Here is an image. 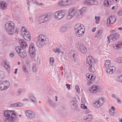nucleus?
Masks as SVG:
<instances>
[{"mask_svg": "<svg viewBox=\"0 0 122 122\" xmlns=\"http://www.w3.org/2000/svg\"><path fill=\"white\" fill-rule=\"evenodd\" d=\"M4 67L8 72L9 71L10 68V67L7 64V63H6Z\"/></svg>", "mask_w": 122, "mask_h": 122, "instance_id": "nucleus-42", "label": "nucleus"}, {"mask_svg": "<svg viewBox=\"0 0 122 122\" xmlns=\"http://www.w3.org/2000/svg\"><path fill=\"white\" fill-rule=\"evenodd\" d=\"M69 57L72 60L76 61L78 57L77 53L75 51H71L69 54Z\"/></svg>", "mask_w": 122, "mask_h": 122, "instance_id": "nucleus-4", "label": "nucleus"}, {"mask_svg": "<svg viewBox=\"0 0 122 122\" xmlns=\"http://www.w3.org/2000/svg\"><path fill=\"white\" fill-rule=\"evenodd\" d=\"M67 28L66 26H65L61 27V32L66 31Z\"/></svg>", "mask_w": 122, "mask_h": 122, "instance_id": "nucleus-41", "label": "nucleus"}, {"mask_svg": "<svg viewBox=\"0 0 122 122\" xmlns=\"http://www.w3.org/2000/svg\"><path fill=\"white\" fill-rule=\"evenodd\" d=\"M54 17L57 20L61 19V11L56 12L53 15Z\"/></svg>", "mask_w": 122, "mask_h": 122, "instance_id": "nucleus-13", "label": "nucleus"}, {"mask_svg": "<svg viewBox=\"0 0 122 122\" xmlns=\"http://www.w3.org/2000/svg\"><path fill=\"white\" fill-rule=\"evenodd\" d=\"M85 8H82V9L81 10H78L77 11H76V15L78 17H79L81 15L82 13L81 11L82 10L85 11Z\"/></svg>", "mask_w": 122, "mask_h": 122, "instance_id": "nucleus-24", "label": "nucleus"}, {"mask_svg": "<svg viewBox=\"0 0 122 122\" xmlns=\"http://www.w3.org/2000/svg\"><path fill=\"white\" fill-rule=\"evenodd\" d=\"M82 26H83L82 25L79 23H78L76 24L75 26L74 29L75 30H77L80 29H81L82 27ZM84 27V26H83Z\"/></svg>", "mask_w": 122, "mask_h": 122, "instance_id": "nucleus-23", "label": "nucleus"}, {"mask_svg": "<svg viewBox=\"0 0 122 122\" xmlns=\"http://www.w3.org/2000/svg\"><path fill=\"white\" fill-rule=\"evenodd\" d=\"M95 75H91L90 78V80H92V81H93L94 82V80L95 79Z\"/></svg>", "mask_w": 122, "mask_h": 122, "instance_id": "nucleus-51", "label": "nucleus"}, {"mask_svg": "<svg viewBox=\"0 0 122 122\" xmlns=\"http://www.w3.org/2000/svg\"><path fill=\"white\" fill-rule=\"evenodd\" d=\"M76 12V10L74 8L70 9L68 11V14L67 16V18L69 19L72 17L74 15Z\"/></svg>", "mask_w": 122, "mask_h": 122, "instance_id": "nucleus-7", "label": "nucleus"}, {"mask_svg": "<svg viewBox=\"0 0 122 122\" xmlns=\"http://www.w3.org/2000/svg\"><path fill=\"white\" fill-rule=\"evenodd\" d=\"M66 12L67 11L66 10H61V15H62V16L61 17V18L66 15Z\"/></svg>", "mask_w": 122, "mask_h": 122, "instance_id": "nucleus-46", "label": "nucleus"}, {"mask_svg": "<svg viewBox=\"0 0 122 122\" xmlns=\"http://www.w3.org/2000/svg\"><path fill=\"white\" fill-rule=\"evenodd\" d=\"M11 105L13 107H17V103H14L13 104H12Z\"/></svg>", "mask_w": 122, "mask_h": 122, "instance_id": "nucleus-63", "label": "nucleus"}, {"mask_svg": "<svg viewBox=\"0 0 122 122\" xmlns=\"http://www.w3.org/2000/svg\"><path fill=\"white\" fill-rule=\"evenodd\" d=\"M25 112L26 116L30 118H34L35 117L34 113L30 110H26Z\"/></svg>", "mask_w": 122, "mask_h": 122, "instance_id": "nucleus-8", "label": "nucleus"}, {"mask_svg": "<svg viewBox=\"0 0 122 122\" xmlns=\"http://www.w3.org/2000/svg\"><path fill=\"white\" fill-rule=\"evenodd\" d=\"M29 51L30 56L31 58L34 57L35 54V49L33 44H32L30 46Z\"/></svg>", "mask_w": 122, "mask_h": 122, "instance_id": "nucleus-6", "label": "nucleus"}, {"mask_svg": "<svg viewBox=\"0 0 122 122\" xmlns=\"http://www.w3.org/2000/svg\"><path fill=\"white\" fill-rule=\"evenodd\" d=\"M2 82L5 86V89L6 90L10 86V82L8 81H3Z\"/></svg>", "mask_w": 122, "mask_h": 122, "instance_id": "nucleus-19", "label": "nucleus"}, {"mask_svg": "<svg viewBox=\"0 0 122 122\" xmlns=\"http://www.w3.org/2000/svg\"><path fill=\"white\" fill-rule=\"evenodd\" d=\"M48 101L49 103V104L52 107H54L55 106V103L51 101L50 99V98H49L48 100Z\"/></svg>", "mask_w": 122, "mask_h": 122, "instance_id": "nucleus-34", "label": "nucleus"}, {"mask_svg": "<svg viewBox=\"0 0 122 122\" xmlns=\"http://www.w3.org/2000/svg\"><path fill=\"white\" fill-rule=\"evenodd\" d=\"M110 64V61L109 60H107L106 61L105 66V67H106L107 68V67H109L108 66H109V65Z\"/></svg>", "mask_w": 122, "mask_h": 122, "instance_id": "nucleus-35", "label": "nucleus"}, {"mask_svg": "<svg viewBox=\"0 0 122 122\" xmlns=\"http://www.w3.org/2000/svg\"><path fill=\"white\" fill-rule=\"evenodd\" d=\"M112 24V23L111 22L110 20L108 18L107 20V26H109L110 24Z\"/></svg>", "mask_w": 122, "mask_h": 122, "instance_id": "nucleus-48", "label": "nucleus"}, {"mask_svg": "<svg viewBox=\"0 0 122 122\" xmlns=\"http://www.w3.org/2000/svg\"><path fill=\"white\" fill-rule=\"evenodd\" d=\"M41 41L42 44H43V46L44 45H45V43L44 41V39L41 38Z\"/></svg>", "mask_w": 122, "mask_h": 122, "instance_id": "nucleus-61", "label": "nucleus"}, {"mask_svg": "<svg viewBox=\"0 0 122 122\" xmlns=\"http://www.w3.org/2000/svg\"><path fill=\"white\" fill-rule=\"evenodd\" d=\"M102 32V31L101 30H99L97 34L96 35V36L98 37H99V36L101 35Z\"/></svg>", "mask_w": 122, "mask_h": 122, "instance_id": "nucleus-40", "label": "nucleus"}, {"mask_svg": "<svg viewBox=\"0 0 122 122\" xmlns=\"http://www.w3.org/2000/svg\"><path fill=\"white\" fill-rule=\"evenodd\" d=\"M81 107L83 109H86L87 108V107L84 104H82L81 105Z\"/></svg>", "mask_w": 122, "mask_h": 122, "instance_id": "nucleus-59", "label": "nucleus"}, {"mask_svg": "<svg viewBox=\"0 0 122 122\" xmlns=\"http://www.w3.org/2000/svg\"><path fill=\"white\" fill-rule=\"evenodd\" d=\"M23 68L24 70V71L26 73V72H28L27 68V67L25 66H23Z\"/></svg>", "mask_w": 122, "mask_h": 122, "instance_id": "nucleus-47", "label": "nucleus"}, {"mask_svg": "<svg viewBox=\"0 0 122 122\" xmlns=\"http://www.w3.org/2000/svg\"><path fill=\"white\" fill-rule=\"evenodd\" d=\"M115 70V68L113 66H110L107 69L106 72L108 73L111 74L114 72Z\"/></svg>", "mask_w": 122, "mask_h": 122, "instance_id": "nucleus-15", "label": "nucleus"}, {"mask_svg": "<svg viewBox=\"0 0 122 122\" xmlns=\"http://www.w3.org/2000/svg\"><path fill=\"white\" fill-rule=\"evenodd\" d=\"M5 74L3 71H0V82L3 80Z\"/></svg>", "mask_w": 122, "mask_h": 122, "instance_id": "nucleus-26", "label": "nucleus"}, {"mask_svg": "<svg viewBox=\"0 0 122 122\" xmlns=\"http://www.w3.org/2000/svg\"><path fill=\"white\" fill-rule=\"evenodd\" d=\"M54 59L52 57H50V61L49 62L50 64L52 63H53L54 62Z\"/></svg>", "mask_w": 122, "mask_h": 122, "instance_id": "nucleus-57", "label": "nucleus"}, {"mask_svg": "<svg viewBox=\"0 0 122 122\" xmlns=\"http://www.w3.org/2000/svg\"><path fill=\"white\" fill-rule=\"evenodd\" d=\"M110 36H111V38H112L113 41H115L119 38V35L117 33H115L113 34H111L110 35Z\"/></svg>", "mask_w": 122, "mask_h": 122, "instance_id": "nucleus-12", "label": "nucleus"}, {"mask_svg": "<svg viewBox=\"0 0 122 122\" xmlns=\"http://www.w3.org/2000/svg\"><path fill=\"white\" fill-rule=\"evenodd\" d=\"M29 97L31 101L33 102H36V97H34L33 95L32 94H30L29 95Z\"/></svg>", "mask_w": 122, "mask_h": 122, "instance_id": "nucleus-22", "label": "nucleus"}, {"mask_svg": "<svg viewBox=\"0 0 122 122\" xmlns=\"http://www.w3.org/2000/svg\"><path fill=\"white\" fill-rule=\"evenodd\" d=\"M92 5H97L98 4V2L96 0L93 1L92 2Z\"/></svg>", "mask_w": 122, "mask_h": 122, "instance_id": "nucleus-54", "label": "nucleus"}, {"mask_svg": "<svg viewBox=\"0 0 122 122\" xmlns=\"http://www.w3.org/2000/svg\"><path fill=\"white\" fill-rule=\"evenodd\" d=\"M87 81V84L90 85L94 82V81L90 80H90H89Z\"/></svg>", "mask_w": 122, "mask_h": 122, "instance_id": "nucleus-50", "label": "nucleus"}, {"mask_svg": "<svg viewBox=\"0 0 122 122\" xmlns=\"http://www.w3.org/2000/svg\"><path fill=\"white\" fill-rule=\"evenodd\" d=\"M76 90L77 92H79L80 91V89L79 87L78 86L76 85L75 86Z\"/></svg>", "mask_w": 122, "mask_h": 122, "instance_id": "nucleus-56", "label": "nucleus"}, {"mask_svg": "<svg viewBox=\"0 0 122 122\" xmlns=\"http://www.w3.org/2000/svg\"><path fill=\"white\" fill-rule=\"evenodd\" d=\"M104 98L101 97L99 99H97L95 102L93 104V105L96 107H100L103 103Z\"/></svg>", "mask_w": 122, "mask_h": 122, "instance_id": "nucleus-5", "label": "nucleus"}, {"mask_svg": "<svg viewBox=\"0 0 122 122\" xmlns=\"http://www.w3.org/2000/svg\"><path fill=\"white\" fill-rule=\"evenodd\" d=\"M95 63V62L94 63V64H91L88 67L89 68V71H91V72H94L95 71V67L94 66H95L94 65Z\"/></svg>", "mask_w": 122, "mask_h": 122, "instance_id": "nucleus-18", "label": "nucleus"}, {"mask_svg": "<svg viewBox=\"0 0 122 122\" xmlns=\"http://www.w3.org/2000/svg\"><path fill=\"white\" fill-rule=\"evenodd\" d=\"M5 86L3 84V82H2L0 85V89L2 90H6Z\"/></svg>", "mask_w": 122, "mask_h": 122, "instance_id": "nucleus-36", "label": "nucleus"}, {"mask_svg": "<svg viewBox=\"0 0 122 122\" xmlns=\"http://www.w3.org/2000/svg\"><path fill=\"white\" fill-rule=\"evenodd\" d=\"M88 117H87L85 119V120H86V122H89L91 121L92 119V115L90 114H89L88 115Z\"/></svg>", "mask_w": 122, "mask_h": 122, "instance_id": "nucleus-29", "label": "nucleus"}, {"mask_svg": "<svg viewBox=\"0 0 122 122\" xmlns=\"http://www.w3.org/2000/svg\"><path fill=\"white\" fill-rule=\"evenodd\" d=\"M77 30H75V31L77 36L80 37L82 36L83 35L84 30V29L82 28V27L81 28V29L80 28V29Z\"/></svg>", "mask_w": 122, "mask_h": 122, "instance_id": "nucleus-9", "label": "nucleus"}, {"mask_svg": "<svg viewBox=\"0 0 122 122\" xmlns=\"http://www.w3.org/2000/svg\"><path fill=\"white\" fill-rule=\"evenodd\" d=\"M26 29L25 27H22L21 29V33L22 34H23L24 33L25 31L26 30Z\"/></svg>", "mask_w": 122, "mask_h": 122, "instance_id": "nucleus-49", "label": "nucleus"}, {"mask_svg": "<svg viewBox=\"0 0 122 122\" xmlns=\"http://www.w3.org/2000/svg\"><path fill=\"white\" fill-rule=\"evenodd\" d=\"M118 14L119 16L121 15L122 14V11L121 10H120L118 11Z\"/></svg>", "mask_w": 122, "mask_h": 122, "instance_id": "nucleus-60", "label": "nucleus"}, {"mask_svg": "<svg viewBox=\"0 0 122 122\" xmlns=\"http://www.w3.org/2000/svg\"><path fill=\"white\" fill-rule=\"evenodd\" d=\"M90 57V56H89L88 57H87L86 60L87 63L86 64V65L87 67L89 66L91 64H94V63H95L94 60H93L94 62H93L92 61L91 59H89Z\"/></svg>", "mask_w": 122, "mask_h": 122, "instance_id": "nucleus-16", "label": "nucleus"}, {"mask_svg": "<svg viewBox=\"0 0 122 122\" xmlns=\"http://www.w3.org/2000/svg\"><path fill=\"white\" fill-rule=\"evenodd\" d=\"M19 42L21 46L23 48H25L28 46L27 43L24 41L20 40L19 41Z\"/></svg>", "mask_w": 122, "mask_h": 122, "instance_id": "nucleus-17", "label": "nucleus"}, {"mask_svg": "<svg viewBox=\"0 0 122 122\" xmlns=\"http://www.w3.org/2000/svg\"><path fill=\"white\" fill-rule=\"evenodd\" d=\"M23 35H30V33L28 31H27V32H25L23 34H22Z\"/></svg>", "mask_w": 122, "mask_h": 122, "instance_id": "nucleus-62", "label": "nucleus"}, {"mask_svg": "<svg viewBox=\"0 0 122 122\" xmlns=\"http://www.w3.org/2000/svg\"><path fill=\"white\" fill-rule=\"evenodd\" d=\"M45 17V15H43L41 16L39 18V21L41 23L44 22V19Z\"/></svg>", "mask_w": 122, "mask_h": 122, "instance_id": "nucleus-28", "label": "nucleus"}, {"mask_svg": "<svg viewBox=\"0 0 122 122\" xmlns=\"http://www.w3.org/2000/svg\"><path fill=\"white\" fill-rule=\"evenodd\" d=\"M115 109L114 107H112L111 109L109 110V113L110 115L112 116L113 115Z\"/></svg>", "mask_w": 122, "mask_h": 122, "instance_id": "nucleus-31", "label": "nucleus"}, {"mask_svg": "<svg viewBox=\"0 0 122 122\" xmlns=\"http://www.w3.org/2000/svg\"><path fill=\"white\" fill-rule=\"evenodd\" d=\"M37 68V66L36 65V64H34L32 67V70L33 71V72L35 71Z\"/></svg>", "mask_w": 122, "mask_h": 122, "instance_id": "nucleus-44", "label": "nucleus"}, {"mask_svg": "<svg viewBox=\"0 0 122 122\" xmlns=\"http://www.w3.org/2000/svg\"><path fill=\"white\" fill-rule=\"evenodd\" d=\"M118 62L119 63H121L122 64V57L119 58L118 60Z\"/></svg>", "mask_w": 122, "mask_h": 122, "instance_id": "nucleus-58", "label": "nucleus"}, {"mask_svg": "<svg viewBox=\"0 0 122 122\" xmlns=\"http://www.w3.org/2000/svg\"><path fill=\"white\" fill-rule=\"evenodd\" d=\"M37 44L39 47H41L43 46V44H42L41 41L40 39L37 42Z\"/></svg>", "mask_w": 122, "mask_h": 122, "instance_id": "nucleus-33", "label": "nucleus"}, {"mask_svg": "<svg viewBox=\"0 0 122 122\" xmlns=\"http://www.w3.org/2000/svg\"><path fill=\"white\" fill-rule=\"evenodd\" d=\"M76 46L78 50L80 51L82 53H85L86 52V48L82 43L78 42L76 44Z\"/></svg>", "mask_w": 122, "mask_h": 122, "instance_id": "nucleus-3", "label": "nucleus"}, {"mask_svg": "<svg viewBox=\"0 0 122 122\" xmlns=\"http://www.w3.org/2000/svg\"><path fill=\"white\" fill-rule=\"evenodd\" d=\"M89 91L92 93H95L97 92V89H96V86H93L92 87L90 88Z\"/></svg>", "mask_w": 122, "mask_h": 122, "instance_id": "nucleus-20", "label": "nucleus"}, {"mask_svg": "<svg viewBox=\"0 0 122 122\" xmlns=\"http://www.w3.org/2000/svg\"><path fill=\"white\" fill-rule=\"evenodd\" d=\"M68 1L67 0H61V6H65L67 5Z\"/></svg>", "mask_w": 122, "mask_h": 122, "instance_id": "nucleus-32", "label": "nucleus"}, {"mask_svg": "<svg viewBox=\"0 0 122 122\" xmlns=\"http://www.w3.org/2000/svg\"><path fill=\"white\" fill-rule=\"evenodd\" d=\"M117 79L118 81L122 82V74L121 76H117Z\"/></svg>", "mask_w": 122, "mask_h": 122, "instance_id": "nucleus-39", "label": "nucleus"}, {"mask_svg": "<svg viewBox=\"0 0 122 122\" xmlns=\"http://www.w3.org/2000/svg\"><path fill=\"white\" fill-rule=\"evenodd\" d=\"M34 2L37 5H38L40 6H41L42 4V3H39V2L37 1V0H35L34 1Z\"/></svg>", "mask_w": 122, "mask_h": 122, "instance_id": "nucleus-53", "label": "nucleus"}, {"mask_svg": "<svg viewBox=\"0 0 122 122\" xmlns=\"http://www.w3.org/2000/svg\"><path fill=\"white\" fill-rule=\"evenodd\" d=\"M1 8L2 9H5L7 7V4L4 1H2L0 4Z\"/></svg>", "mask_w": 122, "mask_h": 122, "instance_id": "nucleus-21", "label": "nucleus"}, {"mask_svg": "<svg viewBox=\"0 0 122 122\" xmlns=\"http://www.w3.org/2000/svg\"><path fill=\"white\" fill-rule=\"evenodd\" d=\"M12 112H14L12 111H8V112H7V113L6 114V117H10L11 114Z\"/></svg>", "mask_w": 122, "mask_h": 122, "instance_id": "nucleus-37", "label": "nucleus"}, {"mask_svg": "<svg viewBox=\"0 0 122 122\" xmlns=\"http://www.w3.org/2000/svg\"><path fill=\"white\" fill-rule=\"evenodd\" d=\"M17 103V107H22L23 106V104L21 102H19Z\"/></svg>", "mask_w": 122, "mask_h": 122, "instance_id": "nucleus-55", "label": "nucleus"}, {"mask_svg": "<svg viewBox=\"0 0 122 122\" xmlns=\"http://www.w3.org/2000/svg\"><path fill=\"white\" fill-rule=\"evenodd\" d=\"M14 112H12L11 114L10 117L6 118L5 121L11 120V119L13 120L14 121H16V114L14 113Z\"/></svg>", "mask_w": 122, "mask_h": 122, "instance_id": "nucleus-10", "label": "nucleus"}, {"mask_svg": "<svg viewBox=\"0 0 122 122\" xmlns=\"http://www.w3.org/2000/svg\"><path fill=\"white\" fill-rule=\"evenodd\" d=\"M95 18L96 20V23L97 24H98L99 21L100 17H97L95 16Z\"/></svg>", "mask_w": 122, "mask_h": 122, "instance_id": "nucleus-45", "label": "nucleus"}, {"mask_svg": "<svg viewBox=\"0 0 122 122\" xmlns=\"http://www.w3.org/2000/svg\"><path fill=\"white\" fill-rule=\"evenodd\" d=\"M15 25L12 22H8L5 24V28L6 32L10 35L13 34L15 30Z\"/></svg>", "mask_w": 122, "mask_h": 122, "instance_id": "nucleus-1", "label": "nucleus"}, {"mask_svg": "<svg viewBox=\"0 0 122 122\" xmlns=\"http://www.w3.org/2000/svg\"><path fill=\"white\" fill-rule=\"evenodd\" d=\"M104 5L105 6L108 7L109 6V4L108 0H106L104 2Z\"/></svg>", "mask_w": 122, "mask_h": 122, "instance_id": "nucleus-38", "label": "nucleus"}, {"mask_svg": "<svg viewBox=\"0 0 122 122\" xmlns=\"http://www.w3.org/2000/svg\"><path fill=\"white\" fill-rule=\"evenodd\" d=\"M46 17L44 19V22H46L50 19V16L45 15Z\"/></svg>", "mask_w": 122, "mask_h": 122, "instance_id": "nucleus-43", "label": "nucleus"}, {"mask_svg": "<svg viewBox=\"0 0 122 122\" xmlns=\"http://www.w3.org/2000/svg\"><path fill=\"white\" fill-rule=\"evenodd\" d=\"M16 51L19 55L23 58H25L27 56L25 50L20 46H17L16 47Z\"/></svg>", "mask_w": 122, "mask_h": 122, "instance_id": "nucleus-2", "label": "nucleus"}, {"mask_svg": "<svg viewBox=\"0 0 122 122\" xmlns=\"http://www.w3.org/2000/svg\"><path fill=\"white\" fill-rule=\"evenodd\" d=\"M109 18L112 24L114 23L116 21V16H111Z\"/></svg>", "mask_w": 122, "mask_h": 122, "instance_id": "nucleus-25", "label": "nucleus"}, {"mask_svg": "<svg viewBox=\"0 0 122 122\" xmlns=\"http://www.w3.org/2000/svg\"><path fill=\"white\" fill-rule=\"evenodd\" d=\"M54 51L56 52H58V53H60L61 52V51L58 48H56V49L54 50Z\"/></svg>", "mask_w": 122, "mask_h": 122, "instance_id": "nucleus-52", "label": "nucleus"}, {"mask_svg": "<svg viewBox=\"0 0 122 122\" xmlns=\"http://www.w3.org/2000/svg\"><path fill=\"white\" fill-rule=\"evenodd\" d=\"M84 5H92V1L89 0H86L84 2Z\"/></svg>", "mask_w": 122, "mask_h": 122, "instance_id": "nucleus-27", "label": "nucleus"}, {"mask_svg": "<svg viewBox=\"0 0 122 122\" xmlns=\"http://www.w3.org/2000/svg\"><path fill=\"white\" fill-rule=\"evenodd\" d=\"M70 84H66V86H67V88L69 90L70 89Z\"/></svg>", "mask_w": 122, "mask_h": 122, "instance_id": "nucleus-64", "label": "nucleus"}, {"mask_svg": "<svg viewBox=\"0 0 122 122\" xmlns=\"http://www.w3.org/2000/svg\"><path fill=\"white\" fill-rule=\"evenodd\" d=\"M77 101L76 98H75L70 102V104L71 107H73L74 109H76V106Z\"/></svg>", "mask_w": 122, "mask_h": 122, "instance_id": "nucleus-11", "label": "nucleus"}, {"mask_svg": "<svg viewBox=\"0 0 122 122\" xmlns=\"http://www.w3.org/2000/svg\"><path fill=\"white\" fill-rule=\"evenodd\" d=\"M114 49H118L122 47V41H119L117 45H113L112 46Z\"/></svg>", "mask_w": 122, "mask_h": 122, "instance_id": "nucleus-14", "label": "nucleus"}, {"mask_svg": "<svg viewBox=\"0 0 122 122\" xmlns=\"http://www.w3.org/2000/svg\"><path fill=\"white\" fill-rule=\"evenodd\" d=\"M23 37L26 40L28 41H29L31 39V37L30 36V35H23Z\"/></svg>", "mask_w": 122, "mask_h": 122, "instance_id": "nucleus-30", "label": "nucleus"}]
</instances>
